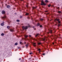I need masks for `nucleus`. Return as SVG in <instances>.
Instances as JSON below:
<instances>
[{"mask_svg":"<svg viewBox=\"0 0 62 62\" xmlns=\"http://www.w3.org/2000/svg\"><path fill=\"white\" fill-rule=\"evenodd\" d=\"M48 38V37H46L44 38H38L37 39H36L35 38H32V39H33L34 40H35V41H38V40H40V41L41 40H43L44 41H47V39Z\"/></svg>","mask_w":62,"mask_h":62,"instance_id":"obj_1","label":"nucleus"},{"mask_svg":"<svg viewBox=\"0 0 62 62\" xmlns=\"http://www.w3.org/2000/svg\"><path fill=\"white\" fill-rule=\"evenodd\" d=\"M54 22L56 23H58V26H60L61 25V23H60V21H59V19H55L54 20Z\"/></svg>","mask_w":62,"mask_h":62,"instance_id":"obj_2","label":"nucleus"},{"mask_svg":"<svg viewBox=\"0 0 62 62\" xmlns=\"http://www.w3.org/2000/svg\"><path fill=\"white\" fill-rule=\"evenodd\" d=\"M22 28L23 30H24V29L26 30V29H27V28H28V27H27V26H26L25 27L23 26L22 27Z\"/></svg>","mask_w":62,"mask_h":62,"instance_id":"obj_3","label":"nucleus"},{"mask_svg":"<svg viewBox=\"0 0 62 62\" xmlns=\"http://www.w3.org/2000/svg\"><path fill=\"white\" fill-rule=\"evenodd\" d=\"M46 4L44 3L43 0H42L41 1V5H45Z\"/></svg>","mask_w":62,"mask_h":62,"instance_id":"obj_4","label":"nucleus"},{"mask_svg":"<svg viewBox=\"0 0 62 62\" xmlns=\"http://www.w3.org/2000/svg\"><path fill=\"white\" fill-rule=\"evenodd\" d=\"M49 31V32H47V34H49V33H52V30L51 29H48Z\"/></svg>","mask_w":62,"mask_h":62,"instance_id":"obj_5","label":"nucleus"},{"mask_svg":"<svg viewBox=\"0 0 62 62\" xmlns=\"http://www.w3.org/2000/svg\"><path fill=\"white\" fill-rule=\"evenodd\" d=\"M2 19H6V20H7V16H3V17H2Z\"/></svg>","mask_w":62,"mask_h":62,"instance_id":"obj_6","label":"nucleus"},{"mask_svg":"<svg viewBox=\"0 0 62 62\" xmlns=\"http://www.w3.org/2000/svg\"><path fill=\"white\" fill-rule=\"evenodd\" d=\"M0 25L1 26H4V22H3Z\"/></svg>","mask_w":62,"mask_h":62,"instance_id":"obj_7","label":"nucleus"},{"mask_svg":"<svg viewBox=\"0 0 62 62\" xmlns=\"http://www.w3.org/2000/svg\"><path fill=\"white\" fill-rule=\"evenodd\" d=\"M2 14H5V11H2Z\"/></svg>","mask_w":62,"mask_h":62,"instance_id":"obj_8","label":"nucleus"},{"mask_svg":"<svg viewBox=\"0 0 62 62\" xmlns=\"http://www.w3.org/2000/svg\"><path fill=\"white\" fill-rule=\"evenodd\" d=\"M38 51H39V54H40V53L41 52V50H40V49L39 48L38 49Z\"/></svg>","mask_w":62,"mask_h":62,"instance_id":"obj_9","label":"nucleus"},{"mask_svg":"<svg viewBox=\"0 0 62 62\" xmlns=\"http://www.w3.org/2000/svg\"><path fill=\"white\" fill-rule=\"evenodd\" d=\"M10 31H11V32H13V31H14V30H13V29H11L10 30Z\"/></svg>","mask_w":62,"mask_h":62,"instance_id":"obj_10","label":"nucleus"},{"mask_svg":"<svg viewBox=\"0 0 62 62\" xmlns=\"http://www.w3.org/2000/svg\"><path fill=\"white\" fill-rule=\"evenodd\" d=\"M24 36L25 38H27L28 37V35H24Z\"/></svg>","mask_w":62,"mask_h":62,"instance_id":"obj_11","label":"nucleus"},{"mask_svg":"<svg viewBox=\"0 0 62 62\" xmlns=\"http://www.w3.org/2000/svg\"><path fill=\"white\" fill-rule=\"evenodd\" d=\"M33 46H36V45L35 43H33Z\"/></svg>","mask_w":62,"mask_h":62,"instance_id":"obj_12","label":"nucleus"},{"mask_svg":"<svg viewBox=\"0 0 62 62\" xmlns=\"http://www.w3.org/2000/svg\"><path fill=\"white\" fill-rule=\"evenodd\" d=\"M4 35H5V34L4 33H2L1 34V36H4Z\"/></svg>","mask_w":62,"mask_h":62,"instance_id":"obj_13","label":"nucleus"},{"mask_svg":"<svg viewBox=\"0 0 62 62\" xmlns=\"http://www.w3.org/2000/svg\"><path fill=\"white\" fill-rule=\"evenodd\" d=\"M38 35H40V34H39V33L37 34L36 35L35 37H37V36H38Z\"/></svg>","mask_w":62,"mask_h":62,"instance_id":"obj_14","label":"nucleus"},{"mask_svg":"<svg viewBox=\"0 0 62 62\" xmlns=\"http://www.w3.org/2000/svg\"><path fill=\"white\" fill-rule=\"evenodd\" d=\"M54 36L52 35H51L50 36V38H51V37H53V38H54Z\"/></svg>","mask_w":62,"mask_h":62,"instance_id":"obj_15","label":"nucleus"},{"mask_svg":"<svg viewBox=\"0 0 62 62\" xmlns=\"http://www.w3.org/2000/svg\"><path fill=\"white\" fill-rule=\"evenodd\" d=\"M7 8H10V6L9 5H8L7 6Z\"/></svg>","mask_w":62,"mask_h":62,"instance_id":"obj_16","label":"nucleus"},{"mask_svg":"<svg viewBox=\"0 0 62 62\" xmlns=\"http://www.w3.org/2000/svg\"><path fill=\"white\" fill-rule=\"evenodd\" d=\"M7 28H8V29H9L10 28V26H8L7 27Z\"/></svg>","mask_w":62,"mask_h":62,"instance_id":"obj_17","label":"nucleus"},{"mask_svg":"<svg viewBox=\"0 0 62 62\" xmlns=\"http://www.w3.org/2000/svg\"><path fill=\"white\" fill-rule=\"evenodd\" d=\"M25 46L26 47H28V44H27Z\"/></svg>","mask_w":62,"mask_h":62,"instance_id":"obj_18","label":"nucleus"},{"mask_svg":"<svg viewBox=\"0 0 62 62\" xmlns=\"http://www.w3.org/2000/svg\"><path fill=\"white\" fill-rule=\"evenodd\" d=\"M45 2H46V3H48L49 1H48L47 0H46L45 1Z\"/></svg>","mask_w":62,"mask_h":62,"instance_id":"obj_19","label":"nucleus"},{"mask_svg":"<svg viewBox=\"0 0 62 62\" xmlns=\"http://www.w3.org/2000/svg\"><path fill=\"white\" fill-rule=\"evenodd\" d=\"M15 45H18V43H16L15 44Z\"/></svg>","mask_w":62,"mask_h":62,"instance_id":"obj_20","label":"nucleus"},{"mask_svg":"<svg viewBox=\"0 0 62 62\" xmlns=\"http://www.w3.org/2000/svg\"><path fill=\"white\" fill-rule=\"evenodd\" d=\"M37 8L36 7H33V9H35V8Z\"/></svg>","mask_w":62,"mask_h":62,"instance_id":"obj_21","label":"nucleus"},{"mask_svg":"<svg viewBox=\"0 0 62 62\" xmlns=\"http://www.w3.org/2000/svg\"><path fill=\"white\" fill-rule=\"evenodd\" d=\"M40 21H43V19L42 18H41L40 19Z\"/></svg>","mask_w":62,"mask_h":62,"instance_id":"obj_22","label":"nucleus"},{"mask_svg":"<svg viewBox=\"0 0 62 62\" xmlns=\"http://www.w3.org/2000/svg\"><path fill=\"white\" fill-rule=\"evenodd\" d=\"M29 15V13H26V15Z\"/></svg>","mask_w":62,"mask_h":62,"instance_id":"obj_23","label":"nucleus"},{"mask_svg":"<svg viewBox=\"0 0 62 62\" xmlns=\"http://www.w3.org/2000/svg\"><path fill=\"white\" fill-rule=\"evenodd\" d=\"M16 21L17 22H20V20H16Z\"/></svg>","mask_w":62,"mask_h":62,"instance_id":"obj_24","label":"nucleus"},{"mask_svg":"<svg viewBox=\"0 0 62 62\" xmlns=\"http://www.w3.org/2000/svg\"><path fill=\"white\" fill-rule=\"evenodd\" d=\"M31 58H30L28 59V60H31Z\"/></svg>","mask_w":62,"mask_h":62,"instance_id":"obj_25","label":"nucleus"},{"mask_svg":"<svg viewBox=\"0 0 62 62\" xmlns=\"http://www.w3.org/2000/svg\"><path fill=\"white\" fill-rule=\"evenodd\" d=\"M41 44V43H38V45H40Z\"/></svg>","mask_w":62,"mask_h":62,"instance_id":"obj_26","label":"nucleus"},{"mask_svg":"<svg viewBox=\"0 0 62 62\" xmlns=\"http://www.w3.org/2000/svg\"><path fill=\"white\" fill-rule=\"evenodd\" d=\"M54 39H57V38L56 37H55L54 38H53Z\"/></svg>","mask_w":62,"mask_h":62,"instance_id":"obj_27","label":"nucleus"},{"mask_svg":"<svg viewBox=\"0 0 62 62\" xmlns=\"http://www.w3.org/2000/svg\"><path fill=\"white\" fill-rule=\"evenodd\" d=\"M50 6H51V5H50V4L48 5V7H50Z\"/></svg>","mask_w":62,"mask_h":62,"instance_id":"obj_28","label":"nucleus"},{"mask_svg":"<svg viewBox=\"0 0 62 62\" xmlns=\"http://www.w3.org/2000/svg\"><path fill=\"white\" fill-rule=\"evenodd\" d=\"M58 13H61V12L60 11H58Z\"/></svg>","mask_w":62,"mask_h":62,"instance_id":"obj_29","label":"nucleus"},{"mask_svg":"<svg viewBox=\"0 0 62 62\" xmlns=\"http://www.w3.org/2000/svg\"><path fill=\"white\" fill-rule=\"evenodd\" d=\"M20 18H23V16H20Z\"/></svg>","mask_w":62,"mask_h":62,"instance_id":"obj_30","label":"nucleus"},{"mask_svg":"<svg viewBox=\"0 0 62 62\" xmlns=\"http://www.w3.org/2000/svg\"><path fill=\"white\" fill-rule=\"evenodd\" d=\"M39 24H40L39 23H38L37 25V26H39Z\"/></svg>","mask_w":62,"mask_h":62,"instance_id":"obj_31","label":"nucleus"},{"mask_svg":"<svg viewBox=\"0 0 62 62\" xmlns=\"http://www.w3.org/2000/svg\"><path fill=\"white\" fill-rule=\"evenodd\" d=\"M57 9H59V7H57Z\"/></svg>","mask_w":62,"mask_h":62,"instance_id":"obj_32","label":"nucleus"},{"mask_svg":"<svg viewBox=\"0 0 62 62\" xmlns=\"http://www.w3.org/2000/svg\"><path fill=\"white\" fill-rule=\"evenodd\" d=\"M20 44H22V42H20Z\"/></svg>","mask_w":62,"mask_h":62,"instance_id":"obj_33","label":"nucleus"},{"mask_svg":"<svg viewBox=\"0 0 62 62\" xmlns=\"http://www.w3.org/2000/svg\"><path fill=\"white\" fill-rule=\"evenodd\" d=\"M40 27H42V25H40Z\"/></svg>","mask_w":62,"mask_h":62,"instance_id":"obj_34","label":"nucleus"},{"mask_svg":"<svg viewBox=\"0 0 62 62\" xmlns=\"http://www.w3.org/2000/svg\"><path fill=\"white\" fill-rule=\"evenodd\" d=\"M30 54H33V53H30Z\"/></svg>","mask_w":62,"mask_h":62,"instance_id":"obj_35","label":"nucleus"},{"mask_svg":"<svg viewBox=\"0 0 62 62\" xmlns=\"http://www.w3.org/2000/svg\"><path fill=\"white\" fill-rule=\"evenodd\" d=\"M29 37H31V35H29Z\"/></svg>","mask_w":62,"mask_h":62,"instance_id":"obj_36","label":"nucleus"},{"mask_svg":"<svg viewBox=\"0 0 62 62\" xmlns=\"http://www.w3.org/2000/svg\"><path fill=\"white\" fill-rule=\"evenodd\" d=\"M26 7H27V8H28V5H26Z\"/></svg>","mask_w":62,"mask_h":62,"instance_id":"obj_37","label":"nucleus"},{"mask_svg":"<svg viewBox=\"0 0 62 62\" xmlns=\"http://www.w3.org/2000/svg\"><path fill=\"white\" fill-rule=\"evenodd\" d=\"M24 44H26V42H24Z\"/></svg>","mask_w":62,"mask_h":62,"instance_id":"obj_38","label":"nucleus"},{"mask_svg":"<svg viewBox=\"0 0 62 62\" xmlns=\"http://www.w3.org/2000/svg\"><path fill=\"white\" fill-rule=\"evenodd\" d=\"M49 13H46V15H47V14H49Z\"/></svg>","mask_w":62,"mask_h":62,"instance_id":"obj_39","label":"nucleus"},{"mask_svg":"<svg viewBox=\"0 0 62 62\" xmlns=\"http://www.w3.org/2000/svg\"><path fill=\"white\" fill-rule=\"evenodd\" d=\"M36 54H37V55H38L39 54H38V53H36Z\"/></svg>","mask_w":62,"mask_h":62,"instance_id":"obj_40","label":"nucleus"},{"mask_svg":"<svg viewBox=\"0 0 62 62\" xmlns=\"http://www.w3.org/2000/svg\"><path fill=\"white\" fill-rule=\"evenodd\" d=\"M21 58H20L19 59V60H21Z\"/></svg>","mask_w":62,"mask_h":62,"instance_id":"obj_41","label":"nucleus"},{"mask_svg":"<svg viewBox=\"0 0 62 62\" xmlns=\"http://www.w3.org/2000/svg\"><path fill=\"white\" fill-rule=\"evenodd\" d=\"M43 55H45V54H43Z\"/></svg>","mask_w":62,"mask_h":62,"instance_id":"obj_42","label":"nucleus"},{"mask_svg":"<svg viewBox=\"0 0 62 62\" xmlns=\"http://www.w3.org/2000/svg\"><path fill=\"white\" fill-rule=\"evenodd\" d=\"M45 12H48V11H45Z\"/></svg>","mask_w":62,"mask_h":62,"instance_id":"obj_43","label":"nucleus"},{"mask_svg":"<svg viewBox=\"0 0 62 62\" xmlns=\"http://www.w3.org/2000/svg\"><path fill=\"white\" fill-rule=\"evenodd\" d=\"M53 45H54V43H53Z\"/></svg>","mask_w":62,"mask_h":62,"instance_id":"obj_44","label":"nucleus"},{"mask_svg":"<svg viewBox=\"0 0 62 62\" xmlns=\"http://www.w3.org/2000/svg\"><path fill=\"white\" fill-rule=\"evenodd\" d=\"M7 21V22H8V21Z\"/></svg>","mask_w":62,"mask_h":62,"instance_id":"obj_45","label":"nucleus"},{"mask_svg":"<svg viewBox=\"0 0 62 62\" xmlns=\"http://www.w3.org/2000/svg\"><path fill=\"white\" fill-rule=\"evenodd\" d=\"M57 25V24H55V25Z\"/></svg>","mask_w":62,"mask_h":62,"instance_id":"obj_46","label":"nucleus"},{"mask_svg":"<svg viewBox=\"0 0 62 62\" xmlns=\"http://www.w3.org/2000/svg\"><path fill=\"white\" fill-rule=\"evenodd\" d=\"M28 19H30V18H29V17H28Z\"/></svg>","mask_w":62,"mask_h":62,"instance_id":"obj_47","label":"nucleus"},{"mask_svg":"<svg viewBox=\"0 0 62 62\" xmlns=\"http://www.w3.org/2000/svg\"><path fill=\"white\" fill-rule=\"evenodd\" d=\"M59 36H60V35L59 34Z\"/></svg>","mask_w":62,"mask_h":62,"instance_id":"obj_48","label":"nucleus"},{"mask_svg":"<svg viewBox=\"0 0 62 62\" xmlns=\"http://www.w3.org/2000/svg\"><path fill=\"white\" fill-rule=\"evenodd\" d=\"M57 37H58V36H57Z\"/></svg>","mask_w":62,"mask_h":62,"instance_id":"obj_49","label":"nucleus"},{"mask_svg":"<svg viewBox=\"0 0 62 62\" xmlns=\"http://www.w3.org/2000/svg\"><path fill=\"white\" fill-rule=\"evenodd\" d=\"M25 40H26V39L25 38Z\"/></svg>","mask_w":62,"mask_h":62,"instance_id":"obj_50","label":"nucleus"},{"mask_svg":"<svg viewBox=\"0 0 62 62\" xmlns=\"http://www.w3.org/2000/svg\"><path fill=\"white\" fill-rule=\"evenodd\" d=\"M23 0H21V1H22Z\"/></svg>","mask_w":62,"mask_h":62,"instance_id":"obj_51","label":"nucleus"},{"mask_svg":"<svg viewBox=\"0 0 62 62\" xmlns=\"http://www.w3.org/2000/svg\"><path fill=\"white\" fill-rule=\"evenodd\" d=\"M18 48L19 49V48L18 47Z\"/></svg>","mask_w":62,"mask_h":62,"instance_id":"obj_52","label":"nucleus"},{"mask_svg":"<svg viewBox=\"0 0 62 62\" xmlns=\"http://www.w3.org/2000/svg\"><path fill=\"white\" fill-rule=\"evenodd\" d=\"M50 21H51V20H50Z\"/></svg>","mask_w":62,"mask_h":62,"instance_id":"obj_53","label":"nucleus"},{"mask_svg":"<svg viewBox=\"0 0 62 62\" xmlns=\"http://www.w3.org/2000/svg\"><path fill=\"white\" fill-rule=\"evenodd\" d=\"M26 48H27V47H26Z\"/></svg>","mask_w":62,"mask_h":62,"instance_id":"obj_54","label":"nucleus"}]
</instances>
